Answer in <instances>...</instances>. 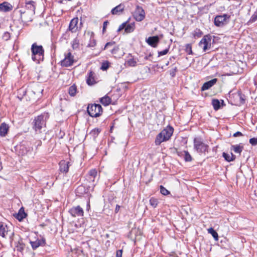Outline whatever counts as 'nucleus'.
I'll return each instance as SVG.
<instances>
[{"label": "nucleus", "mask_w": 257, "mask_h": 257, "mask_svg": "<svg viewBox=\"0 0 257 257\" xmlns=\"http://www.w3.org/2000/svg\"><path fill=\"white\" fill-rule=\"evenodd\" d=\"M32 59L37 63L44 60V49L42 45H38L37 43H33L31 48Z\"/></svg>", "instance_id": "1"}, {"label": "nucleus", "mask_w": 257, "mask_h": 257, "mask_svg": "<svg viewBox=\"0 0 257 257\" xmlns=\"http://www.w3.org/2000/svg\"><path fill=\"white\" fill-rule=\"evenodd\" d=\"M174 132V128L170 125L163 129L156 137L155 143L159 146L162 143L170 140Z\"/></svg>", "instance_id": "2"}, {"label": "nucleus", "mask_w": 257, "mask_h": 257, "mask_svg": "<svg viewBox=\"0 0 257 257\" xmlns=\"http://www.w3.org/2000/svg\"><path fill=\"white\" fill-rule=\"evenodd\" d=\"M44 117V114H41L36 117L33 121V128L37 134L41 133L42 128L45 127Z\"/></svg>", "instance_id": "3"}, {"label": "nucleus", "mask_w": 257, "mask_h": 257, "mask_svg": "<svg viewBox=\"0 0 257 257\" xmlns=\"http://www.w3.org/2000/svg\"><path fill=\"white\" fill-rule=\"evenodd\" d=\"M89 115L93 117L99 116L102 112V108L99 104H89L87 108Z\"/></svg>", "instance_id": "4"}, {"label": "nucleus", "mask_w": 257, "mask_h": 257, "mask_svg": "<svg viewBox=\"0 0 257 257\" xmlns=\"http://www.w3.org/2000/svg\"><path fill=\"white\" fill-rule=\"evenodd\" d=\"M193 143L194 148L198 153H205L208 151V145L204 143L200 138H194Z\"/></svg>", "instance_id": "5"}, {"label": "nucleus", "mask_w": 257, "mask_h": 257, "mask_svg": "<svg viewBox=\"0 0 257 257\" xmlns=\"http://www.w3.org/2000/svg\"><path fill=\"white\" fill-rule=\"evenodd\" d=\"M214 41L210 35H205L199 43V46L202 48L203 52H206L211 48L212 42Z\"/></svg>", "instance_id": "6"}, {"label": "nucleus", "mask_w": 257, "mask_h": 257, "mask_svg": "<svg viewBox=\"0 0 257 257\" xmlns=\"http://www.w3.org/2000/svg\"><path fill=\"white\" fill-rule=\"evenodd\" d=\"M230 16L227 14L216 16L214 18V23L216 27H222L227 24Z\"/></svg>", "instance_id": "7"}, {"label": "nucleus", "mask_w": 257, "mask_h": 257, "mask_svg": "<svg viewBox=\"0 0 257 257\" xmlns=\"http://www.w3.org/2000/svg\"><path fill=\"white\" fill-rule=\"evenodd\" d=\"M130 19H128L127 21L121 24L117 30V32H120L123 29H124V32L125 33H132L135 29V22L129 23Z\"/></svg>", "instance_id": "8"}, {"label": "nucleus", "mask_w": 257, "mask_h": 257, "mask_svg": "<svg viewBox=\"0 0 257 257\" xmlns=\"http://www.w3.org/2000/svg\"><path fill=\"white\" fill-rule=\"evenodd\" d=\"M74 62V56L70 52L65 54V58L61 61V65L63 67H69L73 65Z\"/></svg>", "instance_id": "9"}, {"label": "nucleus", "mask_w": 257, "mask_h": 257, "mask_svg": "<svg viewBox=\"0 0 257 257\" xmlns=\"http://www.w3.org/2000/svg\"><path fill=\"white\" fill-rule=\"evenodd\" d=\"M134 17L136 21L140 22L143 20L145 17V12L142 7L137 6L134 14Z\"/></svg>", "instance_id": "10"}, {"label": "nucleus", "mask_w": 257, "mask_h": 257, "mask_svg": "<svg viewBox=\"0 0 257 257\" xmlns=\"http://www.w3.org/2000/svg\"><path fill=\"white\" fill-rule=\"evenodd\" d=\"M69 212L73 217L83 216L84 213L83 209L80 206L72 207Z\"/></svg>", "instance_id": "11"}, {"label": "nucleus", "mask_w": 257, "mask_h": 257, "mask_svg": "<svg viewBox=\"0 0 257 257\" xmlns=\"http://www.w3.org/2000/svg\"><path fill=\"white\" fill-rule=\"evenodd\" d=\"M97 175V172L96 169H91L89 171L87 175V179L90 182L92 183L93 186L95 185V179Z\"/></svg>", "instance_id": "12"}, {"label": "nucleus", "mask_w": 257, "mask_h": 257, "mask_svg": "<svg viewBox=\"0 0 257 257\" xmlns=\"http://www.w3.org/2000/svg\"><path fill=\"white\" fill-rule=\"evenodd\" d=\"M30 244L33 249H36L40 246H44L46 243L45 239L42 238V239H37L36 241H30Z\"/></svg>", "instance_id": "13"}, {"label": "nucleus", "mask_w": 257, "mask_h": 257, "mask_svg": "<svg viewBox=\"0 0 257 257\" xmlns=\"http://www.w3.org/2000/svg\"><path fill=\"white\" fill-rule=\"evenodd\" d=\"M13 6L8 2H4L0 4V12H9L13 10Z\"/></svg>", "instance_id": "14"}, {"label": "nucleus", "mask_w": 257, "mask_h": 257, "mask_svg": "<svg viewBox=\"0 0 257 257\" xmlns=\"http://www.w3.org/2000/svg\"><path fill=\"white\" fill-rule=\"evenodd\" d=\"M146 41L149 45L155 48L159 42V38L158 36L150 37Z\"/></svg>", "instance_id": "15"}, {"label": "nucleus", "mask_w": 257, "mask_h": 257, "mask_svg": "<svg viewBox=\"0 0 257 257\" xmlns=\"http://www.w3.org/2000/svg\"><path fill=\"white\" fill-rule=\"evenodd\" d=\"M217 79L214 78L205 82L201 87V90L204 91L212 87L217 82Z\"/></svg>", "instance_id": "16"}, {"label": "nucleus", "mask_w": 257, "mask_h": 257, "mask_svg": "<svg viewBox=\"0 0 257 257\" xmlns=\"http://www.w3.org/2000/svg\"><path fill=\"white\" fill-rule=\"evenodd\" d=\"M124 10V6L120 4L113 8L111 11V13L114 15H119Z\"/></svg>", "instance_id": "17"}, {"label": "nucleus", "mask_w": 257, "mask_h": 257, "mask_svg": "<svg viewBox=\"0 0 257 257\" xmlns=\"http://www.w3.org/2000/svg\"><path fill=\"white\" fill-rule=\"evenodd\" d=\"M79 20L78 18L73 19L70 24L69 26V30L71 31L72 33L76 32L78 27L77 24L78 23Z\"/></svg>", "instance_id": "18"}, {"label": "nucleus", "mask_w": 257, "mask_h": 257, "mask_svg": "<svg viewBox=\"0 0 257 257\" xmlns=\"http://www.w3.org/2000/svg\"><path fill=\"white\" fill-rule=\"evenodd\" d=\"M94 72L92 71H90L88 74L87 76L86 77V83L90 86L93 85L96 83L94 77Z\"/></svg>", "instance_id": "19"}, {"label": "nucleus", "mask_w": 257, "mask_h": 257, "mask_svg": "<svg viewBox=\"0 0 257 257\" xmlns=\"http://www.w3.org/2000/svg\"><path fill=\"white\" fill-rule=\"evenodd\" d=\"M27 215L25 213L23 207H21L19 209L18 212L14 215L15 217L20 221L23 220L25 218H26Z\"/></svg>", "instance_id": "20"}, {"label": "nucleus", "mask_w": 257, "mask_h": 257, "mask_svg": "<svg viewBox=\"0 0 257 257\" xmlns=\"http://www.w3.org/2000/svg\"><path fill=\"white\" fill-rule=\"evenodd\" d=\"M70 163L65 161H62L60 162V171L63 173H67L69 170Z\"/></svg>", "instance_id": "21"}, {"label": "nucleus", "mask_w": 257, "mask_h": 257, "mask_svg": "<svg viewBox=\"0 0 257 257\" xmlns=\"http://www.w3.org/2000/svg\"><path fill=\"white\" fill-rule=\"evenodd\" d=\"M9 129V125L5 122L2 123L0 125V136L5 137L7 134Z\"/></svg>", "instance_id": "22"}, {"label": "nucleus", "mask_w": 257, "mask_h": 257, "mask_svg": "<svg viewBox=\"0 0 257 257\" xmlns=\"http://www.w3.org/2000/svg\"><path fill=\"white\" fill-rule=\"evenodd\" d=\"M8 226L6 224L0 222V236L3 237H6L8 232Z\"/></svg>", "instance_id": "23"}, {"label": "nucleus", "mask_w": 257, "mask_h": 257, "mask_svg": "<svg viewBox=\"0 0 257 257\" xmlns=\"http://www.w3.org/2000/svg\"><path fill=\"white\" fill-rule=\"evenodd\" d=\"M243 149V147L241 144L232 145L231 147V150H233L234 153L239 154L241 153Z\"/></svg>", "instance_id": "24"}, {"label": "nucleus", "mask_w": 257, "mask_h": 257, "mask_svg": "<svg viewBox=\"0 0 257 257\" xmlns=\"http://www.w3.org/2000/svg\"><path fill=\"white\" fill-rule=\"evenodd\" d=\"M222 156L224 159L228 162L234 161L236 158V156L232 153H231V155H229L227 153L223 152L222 154Z\"/></svg>", "instance_id": "25"}, {"label": "nucleus", "mask_w": 257, "mask_h": 257, "mask_svg": "<svg viewBox=\"0 0 257 257\" xmlns=\"http://www.w3.org/2000/svg\"><path fill=\"white\" fill-rule=\"evenodd\" d=\"M35 4V2L33 1H27L26 2V7L28 10L34 12L36 9Z\"/></svg>", "instance_id": "26"}, {"label": "nucleus", "mask_w": 257, "mask_h": 257, "mask_svg": "<svg viewBox=\"0 0 257 257\" xmlns=\"http://www.w3.org/2000/svg\"><path fill=\"white\" fill-rule=\"evenodd\" d=\"M100 102L103 105L107 106L110 104L111 99L109 96L105 95L100 99Z\"/></svg>", "instance_id": "27"}, {"label": "nucleus", "mask_w": 257, "mask_h": 257, "mask_svg": "<svg viewBox=\"0 0 257 257\" xmlns=\"http://www.w3.org/2000/svg\"><path fill=\"white\" fill-rule=\"evenodd\" d=\"M77 93V86L75 84H73L69 87L68 89V93L71 96H75Z\"/></svg>", "instance_id": "28"}, {"label": "nucleus", "mask_w": 257, "mask_h": 257, "mask_svg": "<svg viewBox=\"0 0 257 257\" xmlns=\"http://www.w3.org/2000/svg\"><path fill=\"white\" fill-rule=\"evenodd\" d=\"M239 98L240 103L242 104L245 103V96L242 94L240 90H238L237 93L235 94Z\"/></svg>", "instance_id": "29"}, {"label": "nucleus", "mask_w": 257, "mask_h": 257, "mask_svg": "<svg viewBox=\"0 0 257 257\" xmlns=\"http://www.w3.org/2000/svg\"><path fill=\"white\" fill-rule=\"evenodd\" d=\"M211 104L214 110H217L220 108V102L218 99H213Z\"/></svg>", "instance_id": "30"}, {"label": "nucleus", "mask_w": 257, "mask_h": 257, "mask_svg": "<svg viewBox=\"0 0 257 257\" xmlns=\"http://www.w3.org/2000/svg\"><path fill=\"white\" fill-rule=\"evenodd\" d=\"M208 232L212 235L214 239L217 241L218 240V235L217 232L212 227L207 229Z\"/></svg>", "instance_id": "31"}, {"label": "nucleus", "mask_w": 257, "mask_h": 257, "mask_svg": "<svg viewBox=\"0 0 257 257\" xmlns=\"http://www.w3.org/2000/svg\"><path fill=\"white\" fill-rule=\"evenodd\" d=\"M192 35L194 38H198L202 36L203 33L200 29H196L192 33Z\"/></svg>", "instance_id": "32"}, {"label": "nucleus", "mask_w": 257, "mask_h": 257, "mask_svg": "<svg viewBox=\"0 0 257 257\" xmlns=\"http://www.w3.org/2000/svg\"><path fill=\"white\" fill-rule=\"evenodd\" d=\"M96 44V40H95L93 37V34L92 33L90 37L89 42L87 45V47H93Z\"/></svg>", "instance_id": "33"}, {"label": "nucleus", "mask_w": 257, "mask_h": 257, "mask_svg": "<svg viewBox=\"0 0 257 257\" xmlns=\"http://www.w3.org/2000/svg\"><path fill=\"white\" fill-rule=\"evenodd\" d=\"M100 131H101L100 129L98 128H95L92 130L90 132V135H91L93 137V138H96L98 136L99 134L100 133Z\"/></svg>", "instance_id": "34"}, {"label": "nucleus", "mask_w": 257, "mask_h": 257, "mask_svg": "<svg viewBox=\"0 0 257 257\" xmlns=\"http://www.w3.org/2000/svg\"><path fill=\"white\" fill-rule=\"evenodd\" d=\"M150 204L152 207L155 208L158 205V200L154 197H152L150 199Z\"/></svg>", "instance_id": "35"}, {"label": "nucleus", "mask_w": 257, "mask_h": 257, "mask_svg": "<svg viewBox=\"0 0 257 257\" xmlns=\"http://www.w3.org/2000/svg\"><path fill=\"white\" fill-rule=\"evenodd\" d=\"M185 51L188 55H192V45L190 44H187L185 46Z\"/></svg>", "instance_id": "36"}, {"label": "nucleus", "mask_w": 257, "mask_h": 257, "mask_svg": "<svg viewBox=\"0 0 257 257\" xmlns=\"http://www.w3.org/2000/svg\"><path fill=\"white\" fill-rule=\"evenodd\" d=\"M126 63L129 66L134 67L137 64V61L134 58H130L126 61Z\"/></svg>", "instance_id": "37"}, {"label": "nucleus", "mask_w": 257, "mask_h": 257, "mask_svg": "<svg viewBox=\"0 0 257 257\" xmlns=\"http://www.w3.org/2000/svg\"><path fill=\"white\" fill-rule=\"evenodd\" d=\"M79 46V41L77 38L74 39L72 42V47L73 49H77Z\"/></svg>", "instance_id": "38"}, {"label": "nucleus", "mask_w": 257, "mask_h": 257, "mask_svg": "<svg viewBox=\"0 0 257 257\" xmlns=\"http://www.w3.org/2000/svg\"><path fill=\"white\" fill-rule=\"evenodd\" d=\"M183 158L185 162H191L192 160L191 156L187 151H185Z\"/></svg>", "instance_id": "39"}, {"label": "nucleus", "mask_w": 257, "mask_h": 257, "mask_svg": "<svg viewBox=\"0 0 257 257\" xmlns=\"http://www.w3.org/2000/svg\"><path fill=\"white\" fill-rule=\"evenodd\" d=\"M160 192L164 195H167L170 194V192L162 185L160 186Z\"/></svg>", "instance_id": "40"}, {"label": "nucleus", "mask_w": 257, "mask_h": 257, "mask_svg": "<svg viewBox=\"0 0 257 257\" xmlns=\"http://www.w3.org/2000/svg\"><path fill=\"white\" fill-rule=\"evenodd\" d=\"M11 38V34L8 32H5L2 36V39L5 41H8Z\"/></svg>", "instance_id": "41"}, {"label": "nucleus", "mask_w": 257, "mask_h": 257, "mask_svg": "<svg viewBox=\"0 0 257 257\" xmlns=\"http://www.w3.org/2000/svg\"><path fill=\"white\" fill-rule=\"evenodd\" d=\"M257 20V11L255 12L254 14L251 17L249 22L253 23Z\"/></svg>", "instance_id": "42"}, {"label": "nucleus", "mask_w": 257, "mask_h": 257, "mask_svg": "<svg viewBox=\"0 0 257 257\" xmlns=\"http://www.w3.org/2000/svg\"><path fill=\"white\" fill-rule=\"evenodd\" d=\"M109 68V63L108 62H103L101 66V69L106 70Z\"/></svg>", "instance_id": "43"}, {"label": "nucleus", "mask_w": 257, "mask_h": 257, "mask_svg": "<svg viewBox=\"0 0 257 257\" xmlns=\"http://www.w3.org/2000/svg\"><path fill=\"white\" fill-rule=\"evenodd\" d=\"M177 68L176 67L170 70V75L172 77H174L176 76Z\"/></svg>", "instance_id": "44"}, {"label": "nucleus", "mask_w": 257, "mask_h": 257, "mask_svg": "<svg viewBox=\"0 0 257 257\" xmlns=\"http://www.w3.org/2000/svg\"><path fill=\"white\" fill-rule=\"evenodd\" d=\"M16 247L18 251L21 252L24 250V245L19 242V244L17 245Z\"/></svg>", "instance_id": "45"}, {"label": "nucleus", "mask_w": 257, "mask_h": 257, "mask_svg": "<svg viewBox=\"0 0 257 257\" xmlns=\"http://www.w3.org/2000/svg\"><path fill=\"white\" fill-rule=\"evenodd\" d=\"M115 43L114 41L107 42L104 46V47L103 48V50H105L106 49L112 46L113 45H114L115 44Z\"/></svg>", "instance_id": "46"}, {"label": "nucleus", "mask_w": 257, "mask_h": 257, "mask_svg": "<svg viewBox=\"0 0 257 257\" xmlns=\"http://www.w3.org/2000/svg\"><path fill=\"white\" fill-rule=\"evenodd\" d=\"M169 47H168V48L165 49V50H164L163 51L159 52H158L159 56L167 54L168 53V51H169Z\"/></svg>", "instance_id": "47"}, {"label": "nucleus", "mask_w": 257, "mask_h": 257, "mask_svg": "<svg viewBox=\"0 0 257 257\" xmlns=\"http://www.w3.org/2000/svg\"><path fill=\"white\" fill-rule=\"evenodd\" d=\"M249 143L252 146L257 145V138H252L249 139Z\"/></svg>", "instance_id": "48"}, {"label": "nucleus", "mask_w": 257, "mask_h": 257, "mask_svg": "<svg viewBox=\"0 0 257 257\" xmlns=\"http://www.w3.org/2000/svg\"><path fill=\"white\" fill-rule=\"evenodd\" d=\"M185 151H181L176 150V154H177V155L178 156H179L180 157L184 158Z\"/></svg>", "instance_id": "49"}, {"label": "nucleus", "mask_w": 257, "mask_h": 257, "mask_svg": "<svg viewBox=\"0 0 257 257\" xmlns=\"http://www.w3.org/2000/svg\"><path fill=\"white\" fill-rule=\"evenodd\" d=\"M119 50L118 46H115L111 50L110 52L112 54H115L117 53Z\"/></svg>", "instance_id": "50"}, {"label": "nucleus", "mask_w": 257, "mask_h": 257, "mask_svg": "<svg viewBox=\"0 0 257 257\" xmlns=\"http://www.w3.org/2000/svg\"><path fill=\"white\" fill-rule=\"evenodd\" d=\"M122 250L119 249L116 251V257H122Z\"/></svg>", "instance_id": "51"}, {"label": "nucleus", "mask_w": 257, "mask_h": 257, "mask_svg": "<svg viewBox=\"0 0 257 257\" xmlns=\"http://www.w3.org/2000/svg\"><path fill=\"white\" fill-rule=\"evenodd\" d=\"M108 24V22L107 21H105L103 23V29H102V32H103V33H104V31H105V30L106 29V28Z\"/></svg>", "instance_id": "52"}, {"label": "nucleus", "mask_w": 257, "mask_h": 257, "mask_svg": "<svg viewBox=\"0 0 257 257\" xmlns=\"http://www.w3.org/2000/svg\"><path fill=\"white\" fill-rule=\"evenodd\" d=\"M243 136L242 134L240 132H237L233 135L234 137H237Z\"/></svg>", "instance_id": "53"}, {"label": "nucleus", "mask_w": 257, "mask_h": 257, "mask_svg": "<svg viewBox=\"0 0 257 257\" xmlns=\"http://www.w3.org/2000/svg\"><path fill=\"white\" fill-rule=\"evenodd\" d=\"M120 206L118 204H117L115 206V213H117L118 211H119V210L120 209Z\"/></svg>", "instance_id": "54"}, {"label": "nucleus", "mask_w": 257, "mask_h": 257, "mask_svg": "<svg viewBox=\"0 0 257 257\" xmlns=\"http://www.w3.org/2000/svg\"><path fill=\"white\" fill-rule=\"evenodd\" d=\"M19 12L21 14V16H22V14L25 13V11H23L22 10H20Z\"/></svg>", "instance_id": "55"}, {"label": "nucleus", "mask_w": 257, "mask_h": 257, "mask_svg": "<svg viewBox=\"0 0 257 257\" xmlns=\"http://www.w3.org/2000/svg\"><path fill=\"white\" fill-rule=\"evenodd\" d=\"M82 188V187H81V186H79V187H78L77 188V189H76V191H77V192H78V190H79V189H81Z\"/></svg>", "instance_id": "56"}, {"label": "nucleus", "mask_w": 257, "mask_h": 257, "mask_svg": "<svg viewBox=\"0 0 257 257\" xmlns=\"http://www.w3.org/2000/svg\"><path fill=\"white\" fill-rule=\"evenodd\" d=\"M169 62H168L167 63H166V65H169Z\"/></svg>", "instance_id": "57"}]
</instances>
